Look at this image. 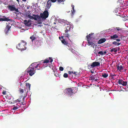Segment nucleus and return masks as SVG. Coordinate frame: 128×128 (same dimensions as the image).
Wrapping results in <instances>:
<instances>
[{"instance_id": "1", "label": "nucleus", "mask_w": 128, "mask_h": 128, "mask_svg": "<svg viewBox=\"0 0 128 128\" xmlns=\"http://www.w3.org/2000/svg\"><path fill=\"white\" fill-rule=\"evenodd\" d=\"M30 11H28L26 13V16L28 18L34 20H40V23H41L48 16L49 14L47 11H44L43 13H40V16L34 14L31 15V13Z\"/></svg>"}, {"instance_id": "2", "label": "nucleus", "mask_w": 128, "mask_h": 128, "mask_svg": "<svg viewBox=\"0 0 128 128\" xmlns=\"http://www.w3.org/2000/svg\"><path fill=\"white\" fill-rule=\"evenodd\" d=\"M66 34H64V36H62L61 37H59V38L61 40L62 43L64 45H66L69 47L70 45L68 43L67 40H69V35L68 34V32H65Z\"/></svg>"}, {"instance_id": "3", "label": "nucleus", "mask_w": 128, "mask_h": 128, "mask_svg": "<svg viewBox=\"0 0 128 128\" xmlns=\"http://www.w3.org/2000/svg\"><path fill=\"white\" fill-rule=\"evenodd\" d=\"M58 21L59 23H64L68 25L66 27V30H65V32H69L71 28L72 29L73 28V25L72 24H70L68 22H67L66 20H64L58 19Z\"/></svg>"}, {"instance_id": "4", "label": "nucleus", "mask_w": 128, "mask_h": 128, "mask_svg": "<svg viewBox=\"0 0 128 128\" xmlns=\"http://www.w3.org/2000/svg\"><path fill=\"white\" fill-rule=\"evenodd\" d=\"M94 34V33H91L88 36H86L89 45H90L93 48H94L95 46L94 44L95 41L94 40H92V35Z\"/></svg>"}, {"instance_id": "5", "label": "nucleus", "mask_w": 128, "mask_h": 128, "mask_svg": "<svg viewBox=\"0 0 128 128\" xmlns=\"http://www.w3.org/2000/svg\"><path fill=\"white\" fill-rule=\"evenodd\" d=\"M26 42L24 41H22L16 46V48L18 50H20L21 51L26 49Z\"/></svg>"}, {"instance_id": "6", "label": "nucleus", "mask_w": 128, "mask_h": 128, "mask_svg": "<svg viewBox=\"0 0 128 128\" xmlns=\"http://www.w3.org/2000/svg\"><path fill=\"white\" fill-rule=\"evenodd\" d=\"M65 94L68 96L72 95L74 94V92L72 88H66L64 90Z\"/></svg>"}, {"instance_id": "7", "label": "nucleus", "mask_w": 128, "mask_h": 128, "mask_svg": "<svg viewBox=\"0 0 128 128\" xmlns=\"http://www.w3.org/2000/svg\"><path fill=\"white\" fill-rule=\"evenodd\" d=\"M34 68L29 66V67L27 69L26 71L27 72L29 73V75L30 76H32L36 72L35 70H34Z\"/></svg>"}, {"instance_id": "8", "label": "nucleus", "mask_w": 128, "mask_h": 128, "mask_svg": "<svg viewBox=\"0 0 128 128\" xmlns=\"http://www.w3.org/2000/svg\"><path fill=\"white\" fill-rule=\"evenodd\" d=\"M90 79L92 80V81H95L98 82L99 79V77L98 74L90 75Z\"/></svg>"}, {"instance_id": "9", "label": "nucleus", "mask_w": 128, "mask_h": 128, "mask_svg": "<svg viewBox=\"0 0 128 128\" xmlns=\"http://www.w3.org/2000/svg\"><path fill=\"white\" fill-rule=\"evenodd\" d=\"M8 9L11 11H15L16 12H18V9L16 8L14 4H11L8 6Z\"/></svg>"}, {"instance_id": "10", "label": "nucleus", "mask_w": 128, "mask_h": 128, "mask_svg": "<svg viewBox=\"0 0 128 128\" xmlns=\"http://www.w3.org/2000/svg\"><path fill=\"white\" fill-rule=\"evenodd\" d=\"M52 59L51 58V57H49L44 61L42 60L40 61V62H39V63L40 64V65L42 64V63H47L49 62L52 63Z\"/></svg>"}, {"instance_id": "11", "label": "nucleus", "mask_w": 128, "mask_h": 128, "mask_svg": "<svg viewBox=\"0 0 128 128\" xmlns=\"http://www.w3.org/2000/svg\"><path fill=\"white\" fill-rule=\"evenodd\" d=\"M11 27L10 24H9L6 26V27L4 30L6 34H7L8 32L9 31Z\"/></svg>"}, {"instance_id": "12", "label": "nucleus", "mask_w": 128, "mask_h": 128, "mask_svg": "<svg viewBox=\"0 0 128 128\" xmlns=\"http://www.w3.org/2000/svg\"><path fill=\"white\" fill-rule=\"evenodd\" d=\"M118 83L119 84H122L123 86H126L127 84V82H124L122 80H119Z\"/></svg>"}, {"instance_id": "13", "label": "nucleus", "mask_w": 128, "mask_h": 128, "mask_svg": "<svg viewBox=\"0 0 128 128\" xmlns=\"http://www.w3.org/2000/svg\"><path fill=\"white\" fill-rule=\"evenodd\" d=\"M100 63L98 62H92L90 65V66L92 68L96 66L100 65Z\"/></svg>"}, {"instance_id": "14", "label": "nucleus", "mask_w": 128, "mask_h": 128, "mask_svg": "<svg viewBox=\"0 0 128 128\" xmlns=\"http://www.w3.org/2000/svg\"><path fill=\"white\" fill-rule=\"evenodd\" d=\"M117 70L119 72H121L122 70L124 69V67L122 65L119 66H117Z\"/></svg>"}, {"instance_id": "15", "label": "nucleus", "mask_w": 128, "mask_h": 128, "mask_svg": "<svg viewBox=\"0 0 128 128\" xmlns=\"http://www.w3.org/2000/svg\"><path fill=\"white\" fill-rule=\"evenodd\" d=\"M30 20H29L28 21H27L26 20H24V22H25V24L26 26H30L31 25V23L30 22Z\"/></svg>"}, {"instance_id": "16", "label": "nucleus", "mask_w": 128, "mask_h": 128, "mask_svg": "<svg viewBox=\"0 0 128 128\" xmlns=\"http://www.w3.org/2000/svg\"><path fill=\"white\" fill-rule=\"evenodd\" d=\"M26 86L27 88V92H28V91H29L30 90V87L31 85L29 83H26Z\"/></svg>"}, {"instance_id": "17", "label": "nucleus", "mask_w": 128, "mask_h": 128, "mask_svg": "<svg viewBox=\"0 0 128 128\" xmlns=\"http://www.w3.org/2000/svg\"><path fill=\"white\" fill-rule=\"evenodd\" d=\"M106 40L104 38H102L99 40L98 42V44H100L105 42Z\"/></svg>"}, {"instance_id": "18", "label": "nucleus", "mask_w": 128, "mask_h": 128, "mask_svg": "<svg viewBox=\"0 0 128 128\" xmlns=\"http://www.w3.org/2000/svg\"><path fill=\"white\" fill-rule=\"evenodd\" d=\"M110 37L111 39L115 40L116 39L118 38V36L116 34H115L112 36H111Z\"/></svg>"}, {"instance_id": "19", "label": "nucleus", "mask_w": 128, "mask_h": 128, "mask_svg": "<svg viewBox=\"0 0 128 128\" xmlns=\"http://www.w3.org/2000/svg\"><path fill=\"white\" fill-rule=\"evenodd\" d=\"M51 5V2L50 0H48L46 4V7L48 8H50Z\"/></svg>"}, {"instance_id": "20", "label": "nucleus", "mask_w": 128, "mask_h": 128, "mask_svg": "<svg viewBox=\"0 0 128 128\" xmlns=\"http://www.w3.org/2000/svg\"><path fill=\"white\" fill-rule=\"evenodd\" d=\"M106 51L103 52L102 51H100L98 52V54H100L102 56L105 54L106 53Z\"/></svg>"}, {"instance_id": "21", "label": "nucleus", "mask_w": 128, "mask_h": 128, "mask_svg": "<svg viewBox=\"0 0 128 128\" xmlns=\"http://www.w3.org/2000/svg\"><path fill=\"white\" fill-rule=\"evenodd\" d=\"M71 12L72 13L71 15L72 17H73L76 12V10L74 9H72V10H71Z\"/></svg>"}, {"instance_id": "22", "label": "nucleus", "mask_w": 128, "mask_h": 128, "mask_svg": "<svg viewBox=\"0 0 128 128\" xmlns=\"http://www.w3.org/2000/svg\"><path fill=\"white\" fill-rule=\"evenodd\" d=\"M20 106H13L12 109L14 110H16L18 109Z\"/></svg>"}, {"instance_id": "23", "label": "nucleus", "mask_w": 128, "mask_h": 128, "mask_svg": "<svg viewBox=\"0 0 128 128\" xmlns=\"http://www.w3.org/2000/svg\"><path fill=\"white\" fill-rule=\"evenodd\" d=\"M114 28H110L109 29L106 30V32H112L114 31Z\"/></svg>"}, {"instance_id": "24", "label": "nucleus", "mask_w": 128, "mask_h": 128, "mask_svg": "<svg viewBox=\"0 0 128 128\" xmlns=\"http://www.w3.org/2000/svg\"><path fill=\"white\" fill-rule=\"evenodd\" d=\"M117 51V49L116 48H112L110 50V52H116Z\"/></svg>"}, {"instance_id": "25", "label": "nucleus", "mask_w": 128, "mask_h": 128, "mask_svg": "<svg viewBox=\"0 0 128 128\" xmlns=\"http://www.w3.org/2000/svg\"><path fill=\"white\" fill-rule=\"evenodd\" d=\"M37 64V62H35L32 63L30 66L32 67V68H34L35 66Z\"/></svg>"}, {"instance_id": "26", "label": "nucleus", "mask_w": 128, "mask_h": 128, "mask_svg": "<svg viewBox=\"0 0 128 128\" xmlns=\"http://www.w3.org/2000/svg\"><path fill=\"white\" fill-rule=\"evenodd\" d=\"M112 44L115 45H117V46H118L120 44V43H117L116 42L114 41L112 42Z\"/></svg>"}, {"instance_id": "27", "label": "nucleus", "mask_w": 128, "mask_h": 128, "mask_svg": "<svg viewBox=\"0 0 128 128\" xmlns=\"http://www.w3.org/2000/svg\"><path fill=\"white\" fill-rule=\"evenodd\" d=\"M108 73H104L102 74V76L104 78H106L108 76Z\"/></svg>"}, {"instance_id": "28", "label": "nucleus", "mask_w": 128, "mask_h": 128, "mask_svg": "<svg viewBox=\"0 0 128 128\" xmlns=\"http://www.w3.org/2000/svg\"><path fill=\"white\" fill-rule=\"evenodd\" d=\"M8 19L6 18H0V21H8Z\"/></svg>"}, {"instance_id": "29", "label": "nucleus", "mask_w": 128, "mask_h": 128, "mask_svg": "<svg viewBox=\"0 0 128 128\" xmlns=\"http://www.w3.org/2000/svg\"><path fill=\"white\" fill-rule=\"evenodd\" d=\"M58 3H60L62 2H64L65 1V0H57Z\"/></svg>"}, {"instance_id": "30", "label": "nucleus", "mask_w": 128, "mask_h": 128, "mask_svg": "<svg viewBox=\"0 0 128 128\" xmlns=\"http://www.w3.org/2000/svg\"><path fill=\"white\" fill-rule=\"evenodd\" d=\"M30 39L32 40V42H33L34 40L35 39V38L34 36H32L30 37Z\"/></svg>"}, {"instance_id": "31", "label": "nucleus", "mask_w": 128, "mask_h": 128, "mask_svg": "<svg viewBox=\"0 0 128 128\" xmlns=\"http://www.w3.org/2000/svg\"><path fill=\"white\" fill-rule=\"evenodd\" d=\"M69 50H70L72 53L74 54L75 53V50L72 48H69Z\"/></svg>"}, {"instance_id": "32", "label": "nucleus", "mask_w": 128, "mask_h": 128, "mask_svg": "<svg viewBox=\"0 0 128 128\" xmlns=\"http://www.w3.org/2000/svg\"><path fill=\"white\" fill-rule=\"evenodd\" d=\"M38 66H39V67L40 68V63H38V64H37L35 67H34V68H37Z\"/></svg>"}, {"instance_id": "33", "label": "nucleus", "mask_w": 128, "mask_h": 128, "mask_svg": "<svg viewBox=\"0 0 128 128\" xmlns=\"http://www.w3.org/2000/svg\"><path fill=\"white\" fill-rule=\"evenodd\" d=\"M64 77L65 78H67L68 76V75L67 73H64L63 75Z\"/></svg>"}, {"instance_id": "34", "label": "nucleus", "mask_w": 128, "mask_h": 128, "mask_svg": "<svg viewBox=\"0 0 128 128\" xmlns=\"http://www.w3.org/2000/svg\"><path fill=\"white\" fill-rule=\"evenodd\" d=\"M118 32L119 34H121L123 32V30L122 28L120 30V31H118Z\"/></svg>"}, {"instance_id": "35", "label": "nucleus", "mask_w": 128, "mask_h": 128, "mask_svg": "<svg viewBox=\"0 0 128 128\" xmlns=\"http://www.w3.org/2000/svg\"><path fill=\"white\" fill-rule=\"evenodd\" d=\"M68 73L71 76H73V74L74 73V72H73L68 71Z\"/></svg>"}, {"instance_id": "36", "label": "nucleus", "mask_w": 128, "mask_h": 128, "mask_svg": "<svg viewBox=\"0 0 128 128\" xmlns=\"http://www.w3.org/2000/svg\"><path fill=\"white\" fill-rule=\"evenodd\" d=\"M77 73L76 72H74V73L73 74V75H74V76H78V75L77 74Z\"/></svg>"}, {"instance_id": "37", "label": "nucleus", "mask_w": 128, "mask_h": 128, "mask_svg": "<svg viewBox=\"0 0 128 128\" xmlns=\"http://www.w3.org/2000/svg\"><path fill=\"white\" fill-rule=\"evenodd\" d=\"M59 70L61 71H62L64 70V68L62 66H60L59 67Z\"/></svg>"}, {"instance_id": "38", "label": "nucleus", "mask_w": 128, "mask_h": 128, "mask_svg": "<svg viewBox=\"0 0 128 128\" xmlns=\"http://www.w3.org/2000/svg\"><path fill=\"white\" fill-rule=\"evenodd\" d=\"M122 28H120L119 27H117L116 28V30L118 31H120Z\"/></svg>"}, {"instance_id": "39", "label": "nucleus", "mask_w": 128, "mask_h": 128, "mask_svg": "<svg viewBox=\"0 0 128 128\" xmlns=\"http://www.w3.org/2000/svg\"><path fill=\"white\" fill-rule=\"evenodd\" d=\"M20 92L21 93H22L24 92V90L23 89H21L20 90Z\"/></svg>"}, {"instance_id": "40", "label": "nucleus", "mask_w": 128, "mask_h": 128, "mask_svg": "<svg viewBox=\"0 0 128 128\" xmlns=\"http://www.w3.org/2000/svg\"><path fill=\"white\" fill-rule=\"evenodd\" d=\"M2 93L4 95H5L6 94V91H4L2 92Z\"/></svg>"}, {"instance_id": "41", "label": "nucleus", "mask_w": 128, "mask_h": 128, "mask_svg": "<svg viewBox=\"0 0 128 128\" xmlns=\"http://www.w3.org/2000/svg\"><path fill=\"white\" fill-rule=\"evenodd\" d=\"M53 2H55L57 0H50Z\"/></svg>"}, {"instance_id": "42", "label": "nucleus", "mask_w": 128, "mask_h": 128, "mask_svg": "<svg viewBox=\"0 0 128 128\" xmlns=\"http://www.w3.org/2000/svg\"><path fill=\"white\" fill-rule=\"evenodd\" d=\"M54 75L56 77H57L58 76V74L57 73L55 74Z\"/></svg>"}, {"instance_id": "43", "label": "nucleus", "mask_w": 128, "mask_h": 128, "mask_svg": "<svg viewBox=\"0 0 128 128\" xmlns=\"http://www.w3.org/2000/svg\"><path fill=\"white\" fill-rule=\"evenodd\" d=\"M72 9H74V5L72 4Z\"/></svg>"}, {"instance_id": "44", "label": "nucleus", "mask_w": 128, "mask_h": 128, "mask_svg": "<svg viewBox=\"0 0 128 128\" xmlns=\"http://www.w3.org/2000/svg\"><path fill=\"white\" fill-rule=\"evenodd\" d=\"M116 40L117 42H119L120 41V40L119 39H117Z\"/></svg>"}, {"instance_id": "45", "label": "nucleus", "mask_w": 128, "mask_h": 128, "mask_svg": "<svg viewBox=\"0 0 128 128\" xmlns=\"http://www.w3.org/2000/svg\"><path fill=\"white\" fill-rule=\"evenodd\" d=\"M50 68H52V69L53 68V67H52V66H49Z\"/></svg>"}, {"instance_id": "46", "label": "nucleus", "mask_w": 128, "mask_h": 128, "mask_svg": "<svg viewBox=\"0 0 128 128\" xmlns=\"http://www.w3.org/2000/svg\"><path fill=\"white\" fill-rule=\"evenodd\" d=\"M20 104L19 103H18L16 104L17 106H19L18 104Z\"/></svg>"}, {"instance_id": "47", "label": "nucleus", "mask_w": 128, "mask_h": 128, "mask_svg": "<svg viewBox=\"0 0 128 128\" xmlns=\"http://www.w3.org/2000/svg\"><path fill=\"white\" fill-rule=\"evenodd\" d=\"M22 30H26L25 29H23V28H22Z\"/></svg>"}, {"instance_id": "48", "label": "nucleus", "mask_w": 128, "mask_h": 128, "mask_svg": "<svg viewBox=\"0 0 128 128\" xmlns=\"http://www.w3.org/2000/svg\"><path fill=\"white\" fill-rule=\"evenodd\" d=\"M38 26H42V25L40 24V25H38Z\"/></svg>"}, {"instance_id": "49", "label": "nucleus", "mask_w": 128, "mask_h": 128, "mask_svg": "<svg viewBox=\"0 0 128 128\" xmlns=\"http://www.w3.org/2000/svg\"><path fill=\"white\" fill-rule=\"evenodd\" d=\"M22 77H20V78L19 79V80L21 79Z\"/></svg>"}, {"instance_id": "50", "label": "nucleus", "mask_w": 128, "mask_h": 128, "mask_svg": "<svg viewBox=\"0 0 128 128\" xmlns=\"http://www.w3.org/2000/svg\"><path fill=\"white\" fill-rule=\"evenodd\" d=\"M23 1H25L26 0H22Z\"/></svg>"}, {"instance_id": "51", "label": "nucleus", "mask_w": 128, "mask_h": 128, "mask_svg": "<svg viewBox=\"0 0 128 128\" xmlns=\"http://www.w3.org/2000/svg\"><path fill=\"white\" fill-rule=\"evenodd\" d=\"M91 72L92 73H94V72H92V71H91Z\"/></svg>"}, {"instance_id": "52", "label": "nucleus", "mask_w": 128, "mask_h": 128, "mask_svg": "<svg viewBox=\"0 0 128 128\" xmlns=\"http://www.w3.org/2000/svg\"><path fill=\"white\" fill-rule=\"evenodd\" d=\"M54 24H56V23L55 22H54Z\"/></svg>"}, {"instance_id": "53", "label": "nucleus", "mask_w": 128, "mask_h": 128, "mask_svg": "<svg viewBox=\"0 0 128 128\" xmlns=\"http://www.w3.org/2000/svg\"><path fill=\"white\" fill-rule=\"evenodd\" d=\"M95 51H95V50H94V53H95V52H96Z\"/></svg>"}, {"instance_id": "54", "label": "nucleus", "mask_w": 128, "mask_h": 128, "mask_svg": "<svg viewBox=\"0 0 128 128\" xmlns=\"http://www.w3.org/2000/svg\"><path fill=\"white\" fill-rule=\"evenodd\" d=\"M18 2H19V0H16Z\"/></svg>"}, {"instance_id": "55", "label": "nucleus", "mask_w": 128, "mask_h": 128, "mask_svg": "<svg viewBox=\"0 0 128 128\" xmlns=\"http://www.w3.org/2000/svg\"><path fill=\"white\" fill-rule=\"evenodd\" d=\"M1 2H2L0 0V3H1Z\"/></svg>"}, {"instance_id": "56", "label": "nucleus", "mask_w": 128, "mask_h": 128, "mask_svg": "<svg viewBox=\"0 0 128 128\" xmlns=\"http://www.w3.org/2000/svg\"><path fill=\"white\" fill-rule=\"evenodd\" d=\"M27 9H28L29 8L28 7H27Z\"/></svg>"}, {"instance_id": "57", "label": "nucleus", "mask_w": 128, "mask_h": 128, "mask_svg": "<svg viewBox=\"0 0 128 128\" xmlns=\"http://www.w3.org/2000/svg\"><path fill=\"white\" fill-rule=\"evenodd\" d=\"M56 20V19H55V21Z\"/></svg>"}, {"instance_id": "58", "label": "nucleus", "mask_w": 128, "mask_h": 128, "mask_svg": "<svg viewBox=\"0 0 128 128\" xmlns=\"http://www.w3.org/2000/svg\"><path fill=\"white\" fill-rule=\"evenodd\" d=\"M20 31L21 32H23V31H21V30H20Z\"/></svg>"}, {"instance_id": "59", "label": "nucleus", "mask_w": 128, "mask_h": 128, "mask_svg": "<svg viewBox=\"0 0 128 128\" xmlns=\"http://www.w3.org/2000/svg\"><path fill=\"white\" fill-rule=\"evenodd\" d=\"M37 69V70H39L40 69V68H39V69Z\"/></svg>"}, {"instance_id": "60", "label": "nucleus", "mask_w": 128, "mask_h": 128, "mask_svg": "<svg viewBox=\"0 0 128 128\" xmlns=\"http://www.w3.org/2000/svg\"><path fill=\"white\" fill-rule=\"evenodd\" d=\"M62 4H64V2H63V3H62Z\"/></svg>"}, {"instance_id": "61", "label": "nucleus", "mask_w": 128, "mask_h": 128, "mask_svg": "<svg viewBox=\"0 0 128 128\" xmlns=\"http://www.w3.org/2000/svg\"><path fill=\"white\" fill-rule=\"evenodd\" d=\"M1 17V15H0V17Z\"/></svg>"}]
</instances>
